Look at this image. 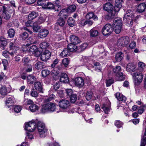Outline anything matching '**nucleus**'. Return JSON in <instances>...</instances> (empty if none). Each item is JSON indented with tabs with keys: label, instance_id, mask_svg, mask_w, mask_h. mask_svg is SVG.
<instances>
[{
	"label": "nucleus",
	"instance_id": "f03ea898",
	"mask_svg": "<svg viewBox=\"0 0 146 146\" xmlns=\"http://www.w3.org/2000/svg\"><path fill=\"white\" fill-rule=\"evenodd\" d=\"M109 69L108 70H110V69L112 70L113 72V74L116 80L118 81H121L124 80L125 78V75L123 74L122 72H119L121 71V68L119 66H116L115 68H113L112 66H109Z\"/></svg>",
	"mask_w": 146,
	"mask_h": 146
},
{
	"label": "nucleus",
	"instance_id": "393cba45",
	"mask_svg": "<svg viewBox=\"0 0 146 146\" xmlns=\"http://www.w3.org/2000/svg\"><path fill=\"white\" fill-rule=\"evenodd\" d=\"M60 81L61 82L64 83L68 82L69 79L67 75L65 73H62L60 76Z\"/></svg>",
	"mask_w": 146,
	"mask_h": 146
},
{
	"label": "nucleus",
	"instance_id": "58836bf2",
	"mask_svg": "<svg viewBox=\"0 0 146 146\" xmlns=\"http://www.w3.org/2000/svg\"><path fill=\"white\" fill-rule=\"evenodd\" d=\"M65 22L64 18L60 17L57 20V24L61 27L63 26L65 24Z\"/></svg>",
	"mask_w": 146,
	"mask_h": 146
},
{
	"label": "nucleus",
	"instance_id": "f704fd0d",
	"mask_svg": "<svg viewBox=\"0 0 146 146\" xmlns=\"http://www.w3.org/2000/svg\"><path fill=\"white\" fill-rule=\"evenodd\" d=\"M68 49L65 48L60 54V56L62 58H64L70 55V53Z\"/></svg>",
	"mask_w": 146,
	"mask_h": 146
},
{
	"label": "nucleus",
	"instance_id": "a18cd8bd",
	"mask_svg": "<svg viewBox=\"0 0 146 146\" xmlns=\"http://www.w3.org/2000/svg\"><path fill=\"white\" fill-rule=\"evenodd\" d=\"M93 92L91 91H88L86 94V98L87 100H90L93 96Z\"/></svg>",
	"mask_w": 146,
	"mask_h": 146
},
{
	"label": "nucleus",
	"instance_id": "a878e982",
	"mask_svg": "<svg viewBox=\"0 0 146 146\" xmlns=\"http://www.w3.org/2000/svg\"><path fill=\"white\" fill-rule=\"evenodd\" d=\"M121 1H118V0H116L115 3V7H114V10L115 13L118 12L121 8L122 4Z\"/></svg>",
	"mask_w": 146,
	"mask_h": 146
},
{
	"label": "nucleus",
	"instance_id": "c9c22d12",
	"mask_svg": "<svg viewBox=\"0 0 146 146\" xmlns=\"http://www.w3.org/2000/svg\"><path fill=\"white\" fill-rule=\"evenodd\" d=\"M30 110L32 112H35L37 111L38 110L39 107L36 104L34 103L29 106Z\"/></svg>",
	"mask_w": 146,
	"mask_h": 146
},
{
	"label": "nucleus",
	"instance_id": "f8f14e48",
	"mask_svg": "<svg viewBox=\"0 0 146 146\" xmlns=\"http://www.w3.org/2000/svg\"><path fill=\"white\" fill-rule=\"evenodd\" d=\"M15 102V100L13 96H9L7 97L6 100L5 101L6 106L9 108L12 106Z\"/></svg>",
	"mask_w": 146,
	"mask_h": 146
},
{
	"label": "nucleus",
	"instance_id": "7ed1b4c3",
	"mask_svg": "<svg viewBox=\"0 0 146 146\" xmlns=\"http://www.w3.org/2000/svg\"><path fill=\"white\" fill-rule=\"evenodd\" d=\"M135 17L132 11L130 10H128L125 15L123 20L126 25L130 27L133 25V20Z\"/></svg>",
	"mask_w": 146,
	"mask_h": 146
},
{
	"label": "nucleus",
	"instance_id": "4468645a",
	"mask_svg": "<svg viewBox=\"0 0 146 146\" xmlns=\"http://www.w3.org/2000/svg\"><path fill=\"white\" fill-rule=\"evenodd\" d=\"M8 7H6L5 6H3L2 8V10L3 13L2 17L5 20H8L11 17V15L9 13L8 11Z\"/></svg>",
	"mask_w": 146,
	"mask_h": 146
},
{
	"label": "nucleus",
	"instance_id": "9d476101",
	"mask_svg": "<svg viewBox=\"0 0 146 146\" xmlns=\"http://www.w3.org/2000/svg\"><path fill=\"white\" fill-rule=\"evenodd\" d=\"M113 31L112 26L109 24L106 25L102 28V32L104 35L110 34Z\"/></svg>",
	"mask_w": 146,
	"mask_h": 146
},
{
	"label": "nucleus",
	"instance_id": "f257e3e1",
	"mask_svg": "<svg viewBox=\"0 0 146 146\" xmlns=\"http://www.w3.org/2000/svg\"><path fill=\"white\" fill-rule=\"evenodd\" d=\"M37 127L38 131L41 137H45L47 130L45 127L44 124L40 121H38L37 120H33L25 125V129L29 131L32 132Z\"/></svg>",
	"mask_w": 146,
	"mask_h": 146
},
{
	"label": "nucleus",
	"instance_id": "2f4dec72",
	"mask_svg": "<svg viewBox=\"0 0 146 146\" xmlns=\"http://www.w3.org/2000/svg\"><path fill=\"white\" fill-rule=\"evenodd\" d=\"M9 50L11 52H14L15 51V54L17 53V47L14 44V43L13 42L9 43Z\"/></svg>",
	"mask_w": 146,
	"mask_h": 146
},
{
	"label": "nucleus",
	"instance_id": "8fccbe9b",
	"mask_svg": "<svg viewBox=\"0 0 146 146\" xmlns=\"http://www.w3.org/2000/svg\"><path fill=\"white\" fill-rule=\"evenodd\" d=\"M70 97V101L72 103L75 102L77 100V98L76 94H73Z\"/></svg>",
	"mask_w": 146,
	"mask_h": 146
},
{
	"label": "nucleus",
	"instance_id": "79ce46f5",
	"mask_svg": "<svg viewBox=\"0 0 146 146\" xmlns=\"http://www.w3.org/2000/svg\"><path fill=\"white\" fill-rule=\"evenodd\" d=\"M46 16L45 15H41L40 16L38 20V24H39L44 22L46 20Z\"/></svg>",
	"mask_w": 146,
	"mask_h": 146
},
{
	"label": "nucleus",
	"instance_id": "69168bd1",
	"mask_svg": "<svg viewBox=\"0 0 146 146\" xmlns=\"http://www.w3.org/2000/svg\"><path fill=\"white\" fill-rule=\"evenodd\" d=\"M30 60L28 57H25L23 58V61L25 65L27 64L28 63Z\"/></svg>",
	"mask_w": 146,
	"mask_h": 146
},
{
	"label": "nucleus",
	"instance_id": "ddd939ff",
	"mask_svg": "<svg viewBox=\"0 0 146 146\" xmlns=\"http://www.w3.org/2000/svg\"><path fill=\"white\" fill-rule=\"evenodd\" d=\"M29 52L31 55L35 54V55L38 57L40 54V52H38L37 47L35 45L31 46L29 50Z\"/></svg>",
	"mask_w": 146,
	"mask_h": 146
},
{
	"label": "nucleus",
	"instance_id": "052dcab7",
	"mask_svg": "<svg viewBox=\"0 0 146 146\" xmlns=\"http://www.w3.org/2000/svg\"><path fill=\"white\" fill-rule=\"evenodd\" d=\"M86 20L84 19H81L80 20H78V23L80 26H83L86 25Z\"/></svg>",
	"mask_w": 146,
	"mask_h": 146
},
{
	"label": "nucleus",
	"instance_id": "4c0bfd02",
	"mask_svg": "<svg viewBox=\"0 0 146 146\" xmlns=\"http://www.w3.org/2000/svg\"><path fill=\"white\" fill-rule=\"evenodd\" d=\"M37 13L35 11H33L29 14L28 15V19L29 20H33L36 17L38 16Z\"/></svg>",
	"mask_w": 146,
	"mask_h": 146
},
{
	"label": "nucleus",
	"instance_id": "864d4df0",
	"mask_svg": "<svg viewBox=\"0 0 146 146\" xmlns=\"http://www.w3.org/2000/svg\"><path fill=\"white\" fill-rule=\"evenodd\" d=\"M76 9V7L75 5H72L69 6L67 9H68V12H74L75 11Z\"/></svg>",
	"mask_w": 146,
	"mask_h": 146
},
{
	"label": "nucleus",
	"instance_id": "09e8293b",
	"mask_svg": "<svg viewBox=\"0 0 146 146\" xmlns=\"http://www.w3.org/2000/svg\"><path fill=\"white\" fill-rule=\"evenodd\" d=\"M8 35L9 37L11 38L14 37L15 34V31L14 29H11L9 30Z\"/></svg>",
	"mask_w": 146,
	"mask_h": 146
},
{
	"label": "nucleus",
	"instance_id": "423d86ee",
	"mask_svg": "<svg viewBox=\"0 0 146 146\" xmlns=\"http://www.w3.org/2000/svg\"><path fill=\"white\" fill-rule=\"evenodd\" d=\"M130 42V39L129 37L125 36L119 38L117 42V46L121 48L127 46Z\"/></svg>",
	"mask_w": 146,
	"mask_h": 146
},
{
	"label": "nucleus",
	"instance_id": "20e7f679",
	"mask_svg": "<svg viewBox=\"0 0 146 146\" xmlns=\"http://www.w3.org/2000/svg\"><path fill=\"white\" fill-rule=\"evenodd\" d=\"M56 108V106L54 103L49 102L42 106L41 111L42 113L52 112L55 111Z\"/></svg>",
	"mask_w": 146,
	"mask_h": 146
},
{
	"label": "nucleus",
	"instance_id": "412c9836",
	"mask_svg": "<svg viewBox=\"0 0 146 146\" xmlns=\"http://www.w3.org/2000/svg\"><path fill=\"white\" fill-rule=\"evenodd\" d=\"M9 92L7 90V88L4 86H2L0 88V96L3 98L7 95Z\"/></svg>",
	"mask_w": 146,
	"mask_h": 146
},
{
	"label": "nucleus",
	"instance_id": "4be33fe9",
	"mask_svg": "<svg viewBox=\"0 0 146 146\" xmlns=\"http://www.w3.org/2000/svg\"><path fill=\"white\" fill-rule=\"evenodd\" d=\"M70 40L72 43L75 44L79 43L80 42L78 37L74 35L71 36L70 38Z\"/></svg>",
	"mask_w": 146,
	"mask_h": 146
},
{
	"label": "nucleus",
	"instance_id": "c756f323",
	"mask_svg": "<svg viewBox=\"0 0 146 146\" xmlns=\"http://www.w3.org/2000/svg\"><path fill=\"white\" fill-rule=\"evenodd\" d=\"M146 7V5L145 3H141L138 6L137 11L139 13H142L145 11Z\"/></svg>",
	"mask_w": 146,
	"mask_h": 146
},
{
	"label": "nucleus",
	"instance_id": "c03bdc74",
	"mask_svg": "<svg viewBox=\"0 0 146 146\" xmlns=\"http://www.w3.org/2000/svg\"><path fill=\"white\" fill-rule=\"evenodd\" d=\"M139 69L141 70H144L145 68V64L142 62H139L138 63Z\"/></svg>",
	"mask_w": 146,
	"mask_h": 146
},
{
	"label": "nucleus",
	"instance_id": "a211bd4d",
	"mask_svg": "<svg viewBox=\"0 0 146 146\" xmlns=\"http://www.w3.org/2000/svg\"><path fill=\"white\" fill-rule=\"evenodd\" d=\"M49 33L48 31L45 29H42L40 30L38 33V36L41 38L46 37Z\"/></svg>",
	"mask_w": 146,
	"mask_h": 146
},
{
	"label": "nucleus",
	"instance_id": "a19ab883",
	"mask_svg": "<svg viewBox=\"0 0 146 146\" xmlns=\"http://www.w3.org/2000/svg\"><path fill=\"white\" fill-rule=\"evenodd\" d=\"M32 28L33 29V31L35 33L37 32L38 30L40 29L38 26V23L36 22L34 23L32 25Z\"/></svg>",
	"mask_w": 146,
	"mask_h": 146
},
{
	"label": "nucleus",
	"instance_id": "c85d7f7f",
	"mask_svg": "<svg viewBox=\"0 0 146 146\" xmlns=\"http://www.w3.org/2000/svg\"><path fill=\"white\" fill-rule=\"evenodd\" d=\"M27 82L28 83L30 84L35 83L36 80V78L32 75H30L27 77Z\"/></svg>",
	"mask_w": 146,
	"mask_h": 146
},
{
	"label": "nucleus",
	"instance_id": "6e6d98bb",
	"mask_svg": "<svg viewBox=\"0 0 146 146\" xmlns=\"http://www.w3.org/2000/svg\"><path fill=\"white\" fill-rule=\"evenodd\" d=\"M24 102L27 105H31L34 103L33 101L30 99H28L27 100H26V99L24 100Z\"/></svg>",
	"mask_w": 146,
	"mask_h": 146
},
{
	"label": "nucleus",
	"instance_id": "3c124183",
	"mask_svg": "<svg viewBox=\"0 0 146 146\" xmlns=\"http://www.w3.org/2000/svg\"><path fill=\"white\" fill-rule=\"evenodd\" d=\"M7 44V42L5 40H0V46L3 49L5 48V46Z\"/></svg>",
	"mask_w": 146,
	"mask_h": 146
},
{
	"label": "nucleus",
	"instance_id": "de8ad7c7",
	"mask_svg": "<svg viewBox=\"0 0 146 146\" xmlns=\"http://www.w3.org/2000/svg\"><path fill=\"white\" fill-rule=\"evenodd\" d=\"M41 72L42 76L45 77L50 74V72L48 70L45 69L42 70Z\"/></svg>",
	"mask_w": 146,
	"mask_h": 146
},
{
	"label": "nucleus",
	"instance_id": "6ab92c4d",
	"mask_svg": "<svg viewBox=\"0 0 146 146\" xmlns=\"http://www.w3.org/2000/svg\"><path fill=\"white\" fill-rule=\"evenodd\" d=\"M136 66L135 64L132 63H129L126 67V70L127 72H131L136 70Z\"/></svg>",
	"mask_w": 146,
	"mask_h": 146
},
{
	"label": "nucleus",
	"instance_id": "473e14b6",
	"mask_svg": "<svg viewBox=\"0 0 146 146\" xmlns=\"http://www.w3.org/2000/svg\"><path fill=\"white\" fill-rule=\"evenodd\" d=\"M115 96L117 99L119 101L125 102L126 100V98L119 93H117Z\"/></svg>",
	"mask_w": 146,
	"mask_h": 146
},
{
	"label": "nucleus",
	"instance_id": "338daca9",
	"mask_svg": "<svg viewBox=\"0 0 146 146\" xmlns=\"http://www.w3.org/2000/svg\"><path fill=\"white\" fill-rule=\"evenodd\" d=\"M113 82V79H110L107 80L106 84L107 86H109Z\"/></svg>",
	"mask_w": 146,
	"mask_h": 146
},
{
	"label": "nucleus",
	"instance_id": "bf43d9fd",
	"mask_svg": "<svg viewBox=\"0 0 146 146\" xmlns=\"http://www.w3.org/2000/svg\"><path fill=\"white\" fill-rule=\"evenodd\" d=\"M115 125L117 127L120 128L122 127L123 123L120 121H115Z\"/></svg>",
	"mask_w": 146,
	"mask_h": 146
},
{
	"label": "nucleus",
	"instance_id": "cd10ccee",
	"mask_svg": "<svg viewBox=\"0 0 146 146\" xmlns=\"http://www.w3.org/2000/svg\"><path fill=\"white\" fill-rule=\"evenodd\" d=\"M85 17L86 19H92L95 20H97L98 19V18L96 16L94 15L93 13L91 12H88L87 13Z\"/></svg>",
	"mask_w": 146,
	"mask_h": 146
},
{
	"label": "nucleus",
	"instance_id": "e2e57ef3",
	"mask_svg": "<svg viewBox=\"0 0 146 146\" xmlns=\"http://www.w3.org/2000/svg\"><path fill=\"white\" fill-rule=\"evenodd\" d=\"M37 4L39 5H41L42 7L43 8V6L45 4V0H38L37 1Z\"/></svg>",
	"mask_w": 146,
	"mask_h": 146
},
{
	"label": "nucleus",
	"instance_id": "b1692460",
	"mask_svg": "<svg viewBox=\"0 0 146 146\" xmlns=\"http://www.w3.org/2000/svg\"><path fill=\"white\" fill-rule=\"evenodd\" d=\"M14 52L15 51H14V52H11L10 50L9 51H5L2 52V54L6 58H9V55H10L12 57H13L14 55L15 54Z\"/></svg>",
	"mask_w": 146,
	"mask_h": 146
},
{
	"label": "nucleus",
	"instance_id": "37998d69",
	"mask_svg": "<svg viewBox=\"0 0 146 146\" xmlns=\"http://www.w3.org/2000/svg\"><path fill=\"white\" fill-rule=\"evenodd\" d=\"M68 25L70 27H72L75 24V22L72 17L69 18L67 21Z\"/></svg>",
	"mask_w": 146,
	"mask_h": 146
},
{
	"label": "nucleus",
	"instance_id": "9b49d317",
	"mask_svg": "<svg viewBox=\"0 0 146 146\" xmlns=\"http://www.w3.org/2000/svg\"><path fill=\"white\" fill-rule=\"evenodd\" d=\"M51 53L48 50H45L42 51L40 56V59L42 61H46L50 58Z\"/></svg>",
	"mask_w": 146,
	"mask_h": 146
},
{
	"label": "nucleus",
	"instance_id": "39448f33",
	"mask_svg": "<svg viewBox=\"0 0 146 146\" xmlns=\"http://www.w3.org/2000/svg\"><path fill=\"white\" fill-rule=\"evenodd\" d=\"M122 23L121 19H119L115 20L113 24V29L116 34H118L121 31Z\"/></svg>",
	"mask_w": 146,
	"mask_h": 146
},
{
	"label": "nucleus",
	"instance_id": "13d9d810",
	"mask_svg": "<svg viewBox=\"0 0 146 146\" xmlns=\"http://www.w3.org/2000/svg\"><path fill=\"white\" fill-rule=\"evenodd\" d=\"M66 92L67 94V96L69 97H70L73 94L72 90L71 89H66Z\"/></svg>",
	"mask_w": 146,
	"mask_h": 146
},
{
	"label": "nucleus",
	"instance_id": "680f3d73",
	"mask_svg": "<svg viewBox=\"0 0 146 146\" xmlns=\"http://www.w3.org/2000/svg\"><path fill=\"white\" fill-rule=\"evenodd\" d=\"M30 94L32 96L35 98L37 97L38 95L37 92L34 90H33L31 91Z\"/></svg>",
	"mask_w": 146,
	"mask_h": 146
},
{
	"label": "nucleus",
	"instance_id": "1a4fd4ad",
	"mask_svg": "<svg viewBox=\"0 0 146 146\" xmlns=\"http://www.w3.org/2000/svg\"><path fill=\"white\" fill-rule=\"evenodd\" d=\"M59 106L63 111H66L69 108V102L66 100H62L59 102Z\"/></svg>",
	"mask_w": 146,
	"mask_h": 146
},
{
	"label": "nucleus",
	"instance_id": "aec40b11",
	"mask_svg": "<svg viewBox=\"0 0 146 146\" xmlns=\"http://www.w3.org/2000/svg\"><path fill=\"white\" fill-rule=\"evenodd\" d=\"M49 47V43L46 42H43L40 43L39 45V48L43 51L47 50V49Z\"/></svg>",
	"mask_w": 146,
	"mask_h": 146
},
{
	"label": "nucleus",
	"instance_id": "7c9ffc66",
	"mask_svg": "<svg viewBox=\"0 0 146 146\" xmlns=\"http://www.w3.org/2000/svg\"><path fill=\"white\" fill-rule=\"evenodd\" d=\"M45 67L44 63L41 62H38L35 64V67L37 70L41 69Z\"/></svg>",
	"mask_w": 146,
	"mask_h": 146
},
{
	"label": "nucleus",
	"instance_id": "e433bc0d",
	"mask_svg": "<svg viewBox=\"0 0 146 146\" xmlns=\"http://www.w3.org/2000/svg\"><path fill=\"white\" fill-rule=\"evenodd\" d=\"M54 8V4L50 2L46 3L43 6V8L44 9H52Z\"/></svg>",
	"mask_w": 146,
	"mask_h": 146
},
{
	"label": "nucleus",
	"instance_id": "ea45409f",
	"mask_svg": "<svg viewBox=\"0 0 146 146\" xmlns=\"http://www.w3.org/2000/svg\"><path fill=\"white\" fill-rule=\"evenodd\" d=\"M123 54L121 52H119L117 53L115 56L116 60L118 62L120 61L123 59Z\"/></svg>",
	"mask_w": 146,
	"mask_h": 146
},
{
	"label": "nucleus",
	"instance_id": "dca6fc26",
	"mask_svg": "<svg viewBox=\"0 0 146 146\" xmlns=\"http://www.w3.org/2000/svg\"><path fill=\"white\" fill-rule=\"evenodd\" d=\"M74 82L76 86L79 87H82L84 84V80L80 77L76 78L74 80Z\"/></svg>",
	"mask_w": 146,
	"mask_h": 146
},
{
	"label": "nucleus",
	"instance_id": "49530a36",
	"mask_svg": "<svg viewBox=\"0 0 146 146\" xmlns=\"http://www.w3.org/2000/svg\"><path fill=\"white\" fill-rule=\"evenodd\" d=\"M101 108L106 113H108L110 111V107H107V105L105 104H104L102 105Z\"/></svg>",
	"mask_w": 146,
	"mask_h": 146
},
{
	"label": "nucleus",
	"instance_id": "6e6552de",
	"mask_svg": "<svg viewBox=\"0 0 146 146\" xmlns=\"http://www.w3.org/2000/svg\"><path fill=\"white\" fill-rule=\"evenodd\" d=\"M133 78L134 84L137 86L142 82L143 76L140 73L136 72L133 74Z\"/></svg>",
	"mask_w": 146,
	"mask_h": 146
},
{
	"label": "nucleus",
	"instance_id": "bb28decb",
	"mask_svg": "<svg viewBox=\"0 0 146 146\" xmlns=\"http://www.w3.org/2000/svg\"><path fill=\"white\" fill-rule=\"evenodd\" d=\"M68 49L69 51L74 52L77 50V46L76 44L70 43L68 44L67 46Z\"/></svg>",
	"mask_w": 146,
	"mask_h": 146
},
{
	"label": "nucleus",
	"instance_id": "0e129e2a",
	"mask_svg": "<svg viewBox=\"0 0 146 146\" xmlns=\"http://www.w3.org/2000/svg\"><path fill=\"white\" fill-rule=\"evenodd\" d=\"M2 62L4 67V69L5 70L8 64V61L5 59H3L2 60Z\"/></svg>",
	"mask_w": 146,
	"mask_h": 146
},
{
	"label": "nucleus",
	"instance_id": "5fc2aeb1",
	"mask_svg": "<svg viewBox=\"0 0 146 146\" xmlns=\"http://www.w3.org/2000/svg\"><path fill=\"white\" fill-rule=\"evenodd\" d=\"M22 109V107L20 106H16L14 108V111L17 113L20 112Z\"/></svg>",
	"mask_w": 146,
	"mask_h": 146
},
{
	"label": "nucleus",
	"instance_id": "4d7b16f0",
	"mask_svg": "<svg viewBox=\"0 0 146 146\" xmlns=\"http://www.w3.org/2000/svg\"><path fill=\"white\" fill-rule=\"evenodd\" d=\"M28 33L26 32H23L20 35L21 38L23 40H25L28 38Z\"/></svg>",
	"mask_w": 146,
	"mask_h": 146
},
{
	"label": "nucleus",
	"instance_id": "72a5a7b5",
	"mask_svg": "<svg viewBox=\"0 0 146 146\" xmlns=\"http://www.w3.org/2000/svg\"><path fill=\"white\" fill-rule=\"evenodd\" d=\"M90 36L93 37L97 36L99 34L98 31L94 29H91L90 31Z\"/></svg>",
	"mask_w": 146,
	"mask_h": 146
},
{
	"label": "nucleus",
	"instance_id": "5701e85b",
	"mask_svg": "<svg viewBox=\"0 0 146 146\" xmlns=\"http://www.w3.org/2000/svg\"><path fill=\"white\" fill-rule=\"evenodd\" d=\"M68 11L67 9H63L60 11L58 15L60 17L66 19L69 16Z\"/></svg>",
	"mask_w": 146,
	"mask_h": 146
},
{
	"label": "nucleus",
	"instance_id": "0eeeda50",
	"mask_svg": "<svg viewBox=\"0 0 146 146\" xmlns=\"http://www.w3.org/2000/svg\"><path fill=\"white\" fill-rule=\"evenodd\" d=\"M104 9L108 12L111 13V16H114L115 14L113 4L111 2L105 3L103 6Z\"/></svg>",
	"mask_w": 146,
	"mask_h": 146
},
{
	"label": "nucleus",
	"instance_id": "f3484780",
	"mask_svg": "<svg viewBox=\"0 0 146 146\" xmlns=\"http://www.w3.org/2000/svg\"><path fill=\"white\" fill-rule=\"evenodd\" d=\"M35 88L36 90L40 93H43L42 84L39 81H36L34 83Z\"/></svg>",
	"mask_w": 146,
	"mask_h": 146
},
{
	"label": "nucleus",
	"instance_id": "2eb2a0df",
	"mask_svg": "<svg viewBox=\"0 0 146 146\" xmlns=\"http://www.w3.org/2000/svg\"><path fill=\"white\" fill-rule=\"evenodd\" d=\"M145 128V131L141 137L140 146H145L146 144V121H144L143 123Z\"/></svg>",
	"mask_w": 146,
	"mask_h": 146
},
{
	"label": "nucleus",
	"instance_id": "774afa93",
	"mask_svg": "<svg viewBox=\"0 0 146 146\" xmlns=\"http://www.w3.org/2000/svg\"><path fill=\"white\" fill-rule=\"evenodd\" d=\"M88 45L86 43H84L80 46V47L82 50H84L87 47Z\"/></svg>",
	"mask_w": 146,
	"mask_h": 146
},
{
	"label": "nucleus",
	"instance_id": "603ef678",
	"mask_svg": "<svg viewBox=\"0 0 146 146\" xmlns=\"http://www.w3.org/2000/svg\"><path fill=\"white\" fill-rule=\"evenodd\" d=\"M69 62V60L68 58H65L62 60V63L65 67H66L68 66Z\"/></svg>",
	"mask_w": 146,
	"mask_h": 146
}]
</instances>
